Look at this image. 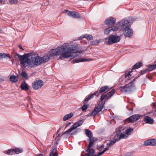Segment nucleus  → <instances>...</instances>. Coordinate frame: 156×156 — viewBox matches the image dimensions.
Returning <instances> with one entry per match:
<instances>
[{
    "mask_svg": "<svg viewBox=\"0 0 156 156\" xmlns=\"http://www.w3.org/2000/svg\"><path fill=\"white\" fill-rule=\"evenodd\" d=\"M140 118V115L138 114L133 115L126 119L125 121V123L126 124L130 122L133 123L138 120Z\"/></svg>",
    "mask_w": 156,
    "mask_h": 156,
    "instance_id": "obj_13",
    "label": "nucleus"
},
{
    "mask_svg": "<svg viewBox=\"0 0 156 156\" xmlns=\"http://www.w3.org/2000/svg\"><path fill=\"white\" fill-rule=\"evenodd\" d=\"M95 41H96V45H98L100 43V41L98 40H96Z\"/></svg>",
    "mask_w": 156,
    "mask_h": 156,
    "instance_id": "obj_52",
    "label": "nucleus"
},
{
    "mask_svg": "<svg viewBox=\"0 0 156 156\" xmlns=\"http://www.w3.org/2000/svg\"><path fill=\"white\" fill-rule=\"evenodd\" d=\"M20 87L22 90L25 91H27L29 88L28 85L25 82L21 84Z\"/></svg>",
    "mask_w": 156,
    "mask_h": 156,
    "instance_id": "obj_25",
    "label": "nucleus"
},
{
    "mask_svg": "<svg viewBox=\"0 0 156 156\" xmlns=\"http://www.w3.org/2000/svg\"><path fill=\"white\" fill-rule=\"evenodd\" d=\"M147 71H148V70L147 69L144 70H141L140 71V75H143L146 73Z\"/></svg>",
    "mask_w": 156,
    "mask_h": 156,
    "instance_id": "obj_45",
    "label": "nucleus"
},
{
    "mask_svg": "<svg viewBox=\"0 0 156 156\" xmlns=\"http://www.w3.org/2000/svg\"><path fill=\"white\" fill-rule=\"evenodd\" d=\"M1 32H2V30L1 29H0V33H1Z\"/></svg>",
    "mask_w": 156,
    "mask_h": 156,
    "instance_id": "obj_56",
    "label": "nucleus"
},
{
    "mask_svg": "<svg viewBox=\"0 0 156 156\" xmlns=\"http://www.w3.org/2000/svg\"><path fill=\"white\" fill-rule=\"evenodd\" d=\"M132 23V20L130 18L126 17L119 22L117 25H119V27L122 30L128 27H130Z\"/></svg>",
    "mask_w": 156,
    "mask_h": 156,
    "instance_id": "obj_5",
    "label": "nucleus"
},
{
    "mask_svg": "<svg viewBox=\"0 0 156 156\" xmlns=\"http://www.w3.org/2000/svg\"><path fill=\"white\" fill-rule=\"evenodd\" d=\"M91 60V59H86V58H81V59H77L76 58L72 61V62L73 63H78L80 62H84L89 61Z\"/></svg>",
    "mask_w": 156,
    "mask_h": 156,
    "instance_id": "obj_23",
    "label": "nucleus"
},
{
    "mask_svg": "<svg viewBox=\"0 0 156 156\" xmlns=\"http://www.w3.org/2000/svg\"><path fill=\"white\" fill-rule=\"evenodd\" d=\"M121 38L119 36L115 35H110L108 41V44H111L114 43H116L119 42Z\"/></svg>",
    "mask_w": 156,
    "mask_h": 156,
    "instance_id": "obj_9",
    "label": "nucleus"
},
{
    "mask_svg": "<svg viewBox=\"0 0 156 156\" xmlns=\"http://www.w3.org/2000/svg\"><path fill=\"white\" fill-rule=\"evenodd\" d=\"M31 58H32V63L36 66L47 62L50 58L49 57L48 55L40 57L37 54L32 55Z\"/></svg>",
    "mask_w": 156,
    "mask_h": 156,
    "instance_id": "obj_1",
    "label": "nucleus"
},
{
    "mask_svg": "<svg viewBox=\"0 0 156 156\" xmlns=\"http://www.w3.org/2000/svg\"><path fill=\"white\" fill-rule=\"evenodd\" d=\"M116 19L112 17H110L105 21V22L106 25L108 26L113 25L115 23Z\"/></svg>",
    "mask_w": 156,
    "mask_h": 156,
    "instance_id": "obj_20",
    "label": "nucleus"
},
{
    "mask_svg": "<svg viewBox=\"0 0 156 156\" xmlns=\"http://www.w3.org/2000/svg\"><path fill=\"white\" fill-rule=\"evenodd\" d=\"M67 48V44L64 43L61 46L58 47L56 48L51 50L49 52V55L51 57L58 55L62 53H64Z\"/></svg>",
    "mask_w": 156,
    "mask_h": 156,
    "instance_id": "obj_4",
    "label": "nucleus"
},
{
    "mask_svg": "<svg viewBox=\"0 0 156 156\" xmlns=\"http://www.w3.org/2000/svg\"><path fill=\"white\" fill-rule=\"evenodd\" d=\"M109 87L108 86H102L99 89V90H98V92L100 94V93H103Z\"/></svg>",
    "mask_w": 156,
    "mask_h": 156,
    "instance_id": "obj_27",
    "label": "nucleus"
},
{
    "mask_svg": "<svg viewBox=\"0 0 156 156\" xmlns=\"http://www.w3.org/2000/svg\"><path fill=\"white\" fill-rule=\"evenodd\" d=\"M132 154V153H128L125 154L124 156H130Z\"/></svg>",
    "mask_w": 156,
    "mask_h": 156,
    "instance_id": "obj_48",
    "label": "nucleus"
},
{
    "mask_svg": "<svg viewBox=\"0 0 156 156\" xmlns=\"http://www.w3.org/2000/svg\"><path fill=\"white\" fill-rule=\"evenodd\" d=\"M97 139V138L94 137L90 138V139L89 146L87 148V151H89V149H93L92 148H91V147L93 145L94 142L96 141Z\"/></svg>",
    "mask_w": 156,
    "mask_h": 156,
    "instance_id": "obj_21",
    "label": "nucleus"
},
{
    "mask_svg": "<svg viewBox=\"0 0 156 156\" xmlns=\"http://www.w3.org/2000/svg\"><path fill=\"white\" fill-rule=\"evenodd\" d=\"M104 144H102L100 146L97 147V149L99 151L101 150L103 148H104Z\"/></svg>",
    "mask_w": 156,
    "mask_h": 156,
    "instance_id": "obj_44",
    "label": "nucleus"
},
{
    "mask_svg": "<svg viewBox=\"0 0 156 156\" xmlns=\"http://www.w3.org/2000/svg\"><path fill=\"white\" fill-rule=\"evenodd\" d=\"M73 113H70L69 114L66 115L63 118V120L64 121H66L68 120L69 118H71L73 115Z\"/></svg>",
    "mask_w": 156,
    "mask_h": 156,
    "instance_id": "obj_30",
    "label": "nucleus"
},
{
    "mask_svg": "<svg viewBox=\"0 0 156 156\" xmlns=\"http://www.w3.org/2000/svg\"><path fill=\"white\" fill-rule=\"evenodd\" d=\"M70 123H71L70 122H69L68 123H67L66 124V126H69L70 125Z\"/></svg>",
    "mask_w": 156,
    "mask_h": 156,
    "instance_id": "obj_53",
    "label": "nucleus"
},
{
    "mask_svg": "<svg viewBox=\"0 0 156 156\" xmlns=\"http://www.w3.org/2000/svg\"><path fill=\"white\" fill-rule=\"evenodd\" d=\"M144 120L145 123L150 124H153L154 121L152 119L148 116H146L144 117Z\"/></svg>",
    "mask_w": 156,
    "mask_h": 156,
    "instance_id": "obj_22",
    "label": "nucleus"
},
{
    "mask_svg": "<svg viewBox=\"0 0 156 156\" xmlns=\"http://www.w3.org/2000/svg\"><path fill=\"white\" fill-rule=\"evenodd\" d=\"M30 53H28L23 55H20L16 53V55L18 56L20 61V65L22 68H25L27 66H29L32 62V60L29 58V55Z\"/></svg>",
    "mask_w": 156,
    "mask_h": 156,
    "instance_id": "obj_2",
    "label": "nucleus"
},
{
    "mask_svg": "<svg viewBox=\"0 0 156 156\" xmlns=\"http://www.w3.org/2000/svg\"><path fill=\"white\" fill-rule=\"evenodd\" d=\"M85 133L89 138H91L92 136V133L89 129H87L85 130Z\"/></svg>",
    "mask_w": 156,
    "mask_h": 156,
    "instance_id": "obj_31",
    "label": "nucleus"
},
{
    "mask_svg": "<svg viewBox=\"0 0 156 156\" xmlns=\"http://www.w3.org/2000/svg\"><path fill=\"white\" fill-rule=\"evenodd\" d=\"M81 130V129L80 128H78L76 129V130L73 133H71V135H73L76 134V133L79 132Z\"/></svg>",
    "mask_w": 156,
    "mask_h": 156,
    "instance_id": "obj_43",
    "label": "nucleus"
},
{
    "mask_svg": "<svg viewBox=\"0 0 156 156\" xmlns=\"http://www.w3.org/2000/svg\"><path fill=\"white\" fill-rule=\"evenodd\" d=\"M97 156V155H96V154H95V155H93V156Z\"/></svg>",
    "mask_w": 156,
    "mask_h": 156,
    "instance_id": "obj_57",
    "label": "nucleus"
},
{
    "mask_svg": "<svg viewBox=\"0 0 156 156\" xmlns=\"http://www.w3.org/2000/svg\"><path fill=\"white\" fill-rule=\"evenodd\" d=\"M109 147V146H107V147L105 148L104 150H103L105 152L108 149Z\"/></svg>",
    "mask_w": 156,
    "mask_h": 156,
    "instance_id": "obj_49",
    "label": "nucleus"
},
{
    "mask_svg": "<svg viewBox=\"0 0 156 156\" xmlns=\"http://www.w3.org/2000/svg\"><path fill=\"white\" fill-rule=\"evenodd\" d=\"M65 12L67 15L75 18H81V16L79 15L78 13L76 12L66 10Z\"/></svg>",
    "mask_w": 156,
    "mask_h": 156,
    "instance_id": "obj_14",
    "label": "nucleus"
},
{
    "mask_svg": "<svg viewBox=\"0 0 156 156\" xmlns=\"http://www.w3.org/2000/svg\"><path fill=\"white\" fill-rule=\"evenodd\" d=\"M44 82L41 80H37L32 83V87L34 90L40 89L43 86Z\"/></svg>",
    "mask_w": 156,
    "mask_h": 156,
    "instance_id": "obj_11",
    "label": "nucleus"
},
{
    "mask_svg": "<svg viewBox=\"0 0 156 156\" xmlns=\"http://www.w3.org/2000/svg\"><path fill=\"white\" fill-rule=\"evenodd\" d=\"M122 128H117L115 132L119 136V139L122 138L126 139L128 136L130 135L131 132L133 131V129L131 128L127 129L125 131V134L122 133L121 132Z\"/></svg>",
    "mask_w": 156,
    "mask_h": 156,
    "instance_id": "obj_6",
    "label": "nucleus"
},
{
    "mask_svg": "<svg viewBox=\"0 0 156 156\" xmlns=\"http://www.w3.org/2000/svg\"><path fill=\"white\" fill-rule=\"evenodd\" d=\"M2 0L3 1V0Z\"/></svg>",
    "mask_w": 156,
    "mask_h": 156,
    "instance_id": "obj_58",
    "label": "nucleus"
},
{
    "mask_svg": "<svg viewBox=\"0 0 156 156\" xmlns=\"http://www.w3.org/2000/svg\"><path fill=\"white\" fill-rule=\"evenodd\" d=\"M37 156H43V155L42 154H40Z\"/></svg>",
    "mask_w": 156,
    "mask_h": 156,
    "instance_id": "obj_54",
    "label": "nucleus"
},
{
    "mask_svg": "<svg viewBox=\"0 0 156 156\" xmlns=\"http://www.w3.org/2000/svg\"><path fill=\"white\" fill-rule=\"evenodd\" d=\"M115 136L113 140L110 141V142L107 143V145L110 147L111 146L114 145L117 141L119 140L120 139H119V136L115 132Z\"/></svg>",
    "mask_w": 156,
    "mask_h": 156,
    "instance_id": "obj_16",
    "label": "nucleus"
},
{
    "mask_svg": "<svg viewBox=\"0 0 156 156\" xmlns=\"http://www.w3.org/2000/svg\"><path fill=\"white\" fill-rule=\"evenodd\" d=\"M9 2L11 5H16L18 2V0H9Z\"/></svg>",
    "mask_w": 156,
    "mask_h": 156,
    "instance_id": "obj_40",
    "label": "nucleus"
},
{
    "mask_svg": "<svg viewBox=\"0 0 156 156\" xmlns=\"http://www.w3.org/2000/svg\"><path fill=\"white\" fill-rule=\"evenodd\" d=\"M85 38H86L88 40H91L93 39V36L91 35L86 34L85 35Z\"/></svg>",
    "mask_w": 156,
    "mask_h": 156,
    "instance_id": "obj_39",
    "label": "nucleus"
},
{
    "mask_svg": "<svg viewBox=\"0 0 156 156\" xmlns=\"http://www.w3.org/2000/svg\"><path fill=\"white\" fill-rule=\"evenodd\" d=\"M143 64L141 62H137L133 66L132 70L134 69H136L140 68L142 66Z\"/></svg>",
    "mask_w": 156,
    "mask_h": 156,
    "instance_id": "obj_28",
    "label": "nucleus"
},
{
    "mask_svg": "<svg viewBox=\"0 0 156 156\" xmlns=\"http://www.w3.org/2000/svg\"><path fill=\"white\" fill-rule=\"evenodd\" d=\"M135 79H133V80L129 83V84H130L129 86L128 85V84H126L125 86L120 87V88L121 89V91L125 93L131 92L135 87V84L133 82Z\"/></svg>",
    "mask_w": 156,
    "mask_h": 156,
    "instance_id": "obj_7",
    "label": "nucleus"
},
{
    "mask_svg": "<svg viewBox=\"0 0 156 156\" xmlns=\"http://www.w3.org/2000/svg\"><path fill=\"white\" fill-rule=\"evenodd\" d=\"M23 150L22 149L16 148L15 149H9L4 151V153L8 155H13L15 154H18L22 153Z\"/></svg>",
    "mask_w": 156,
    "mask_h": 156,
    "instance_id": "obj_10",
    "label": "nucleus"
},
{
    "mask_svg": "<svg viewBox=\"0 0 156 156\" xmlns=\"http://www.w3.org/2000/svg\"><path fill=\"white\" fill-rule=\"evenodd\" d=\"M132 71V70L131 71H126L125 72V74H124L125 77V78H126L127 77H129L131 76V74H130V73H131Z\"/></svg>",
    "mask_w": 156,
    "mask_h": 156,
    "instance_id": "obj_36",
    "label": "nucleus"
},
{
    "mask_svg": "<svg viewBox=\"0 0 156 156\" xmlns=\"http://www.w3.org/2000/svg\"><path fill=\"white\" fill-rule=\"evenodd\" d=\"M87 153L84 151H82L81 154V156H92L94 155L95 153V151L94 149H90L87 151V149L86 151Z\"/></svg>",
    "mask_w": 156,
    "mask_h": 156,
    "instance_id": "obj_18",
    "label": "nucleus"
},
{
    "mask_svg": "<svg viewBox=\"0 0 156 156\" xmlns=\"http://www.w3.org/2000/svg\"><path fill=\"white\" fill-rule=\"evenodd\" d=\"M18 47L20 49H22L23 50H24V49L23 48L22 46L21 45H18Z\"/></svg>",
    "mask_w": 156,
    "mask_h": 156,
    "instance_id": "obj_51",
    "label": "nucleus"
},
{
    "mask_svg": "<svg viewBox=\"0 0 156 156\" xmlns=\"http://www.w3.org/2000/svg\"><path fill=\"white\" fill-rule=\"evenodd\" d=\"M115 93V90L114 89H112L107 94V97L106 98V100H108Z\"/></svg>",
    "mask_w": 156,
    "mask_h": 156,
    "instance_id": "obj_24",
    "label": "nucleus"
},
{
    "mask_svg": "<svg viewBox=\"0 0 156 156\" xmlns=\"http://www.w3.org/2000/svg\"><path fill=\"white\" fill-rule=\"evenodd\" d=\"M99 95V94L98 92V90L95 91L94 93L88 96L83 101V104H87V102L90 99L92 98L94 96H96V97H98Z\"/></svg>",
    "mask_w": 156,
    "mask_h": 156,
    "instance_id": "obj_17",
    "label": "nucleus"
},
{
    "mask_svg": "<svg viewBox=\"0 0 156 156\" xmlns=\"http://www.w3.org/2000/svg\"><path fill=\"white\" fill-rule=\"evenodd\" d=\"M21 75L23 78L27 79H28V75L25 72H22Z\"/></svg>",
    "mask_w": 156,
    "mask_h": 156,
    "instance_id": "obj_37",
    "label": "nucleus"
},
{
    "mask_svg": "<svg viewBox=\"0 0 156 156\" xmlns=\"http://www.w3.org/2000/svg\"><path fill=\"white\" fill-rule=\"evenodd\" d=\"M96 41H93L91 42V45H96Z\"/></svg>",
    "mask_w": 156,
    "mask_h": 156,
    "instance_id": "obj_47",
    "label": "nucleus"
},
{
    "mask_svg": "<svg viewBox=\"0 0 156 156\" xmlns=\"http://www.w3.org/2000/svg\"><path fill=\"white\" fill-rule=\"evenodd\" d=\"M144 145L145 146H155L156 145V140L154 139L148 140L144 142Z\"/></svg>",
    "mask_w": 156,
    "mask_h": 156,
    "instance_id": "obj_19",
    "label": "nucleus"
},
{
    "mask_svg": "<svg viewBox=\"0 0 156 156\" xmlns=\"http://www.w3.org/2000/svg\"><path fill=\"white\" fill-rule=\"evenodd\" d=\"M83 122V120H80L78 121L71 126V127L69 129L66 131L65 133H68L71 132L72 130L75 129L77 127L82 125Z\"/></svg>",
    "mask_w": 156,
    "mask_h": 156,
    "instance_id": "obj_12",
    "label": "nucleus"
},
{
    "mask_svg": "<svg viewBox=\"0 0 156 156\" xmlns=\"http://www.w3.org/2000/svg\"><path fill=\"white\" fill-rule=\"evenodd\" d=\"M124 35L126 37H130L133 35V32L132 30L130 28V27L125 28L122 29Z\"/></svg>",
    "mask_w": 156,
    "mask_h": 156,
    "instance_id": "obj_15",
    "label": "nucleus"
},
{
    "mask_svg": "<svg viewBox=\"0 0 156 156\" xmlns=\"http://www.w3.org/2000/svg\"><path fill=\"white\" fill-rule=\"evenodd\" d=\"M65 132H64V133H63L61 135H60V134H58L57 136L55 138V143L56 144H58V141H59L60 139V136H62L64 134H65ZM66 133H65L66 134Z\"/></svg>",
    "mask_w": 156,
    "mask_h": 156,
    "instance_id": "obj_33",
    "label": "nucleus"
},
{
    "mask_svg": "<svg viewBox=\"0 0 156 156\" xmlns=\"http://www.w3.org/2000/svg\"><path fill=\"white\" fill-rule=\"evenodd\" d=\"M105 104V102H101V103L99 104L97 107H95L94 110L92 111V112L90 113H89L88 114V115L91 116H95L96 114H97L98 112L101 111L104 106Z\"/></svg>",
    "mask_w": 156,
    "mask_h": 156,
    "instance_id": "obj_8",
    "label": "nucleus"
},
{
    "mask_svg": "<svg viewBox=\"0 0 156 156\" xmlns=\"http://www.w3.org/2000/svg\"><path fill=\"white\" fill-rule=\"evenodd\" d=\"M10 80L12 83H14L18 81L17 76H11L10 78Z\"/></svg>",
    "mask_w": 156,
    "mask_h": 156,
    "instance_id": "obj_32",
    "label": "nucleus"
},
{
    "mask_svg": "<svg viewBox=\"0 0 156 156\" xmlns=\"http://www.w3.org/2000/svg\"><path fill=\"white\" fill-rule=\"evenodd\" d=\"M117 24H116V26H113V27H111V28L112 29H111V31L112 30L114 31H116L118 30V29L119 28H120L119 27V25H117Z\"/></svg>",
    "mask_w": 156,
    "mask_h": 156,
    "instance_id": "obj_35",
    "label": "nucleus"
},
{
    "mask_svg": "<svg viewBox=\"0 0 156 156\" xmlns=\"http://www.w3.org/2000/svg\"><path fill=\"white\" fill-rule=\"evenodd\" d=\"M111 27H108V28H106L105 30L104 31V33L107 35H108L109 34L110 32L111 31Z\"/></svg>",
    "mask_w": 156,
    "mask_h": 156,
    "instance_id": "obj_38",
    "label": "nucleus"
},
{
    "mask_svg": "<svg viewBox=\"0 0 156 156\" xmlns=\"http://www.w3.org/2000/svg\"><path fill=\"white\" fill-rule=\"evenodd\" d=\"M6 57H8L10 58V57L9 56V54H6L3 53H0V59H1L3 58H5Z\"/></svg>",
    "mask_w": 156,
    "mask_h": 156,
    "instance_id": "obj_34",
    "label": "nucleus"
},
{
    "mask_svg": "<svg viewBox=\"0 0 156 156\" xmlns=\"http://www.w3.org/2000/svg\"><path fill=\"white\" fill-rule=\"evenodd\" d=\"M85 38V35H83L82 36L80 37L79 38V39H81L83 38Z\"/></svg>",
    "mask_w": 156,
    "mask_h": 156,
    "instance_id": "obj_50",
    "label": "nucleus"
},
{
    "mask_svg": "<svg viewBox=\"0 0 156 156\" xmlns=\"http://www.w3.org/2000/svg\"><path fill=\"white\" fill-rule=\"evenodd\" d=\"M89 105H85V104H84L81 108L82 111H84L86 110L87 108L89 107Z\"/></svg>",
    "mask_w": 156,
    "mask_h": 156,
    "instance_id": "obj_42",
    "label": "nucleus"
},
{
    "mask_svg": "<svg viewBox=\"0 0 156 156\" xmlns=\"http://www.w3.org/2000/svg\"><path fill=\"white\" fill-rule=\"evenodd\" d=\"M2 2L3 1L2 0H0V4L2 3Z\"/></svg>",
    "mask_w": 156,
    "mask_h": 156,
    "instance_id": "obj_55",
    "label": "nucleus"
},
{
    "mask_svg": "<svg viewBox=\"0 0 156 156\" xmlns=\"http://www.w3.org/2000/svg\"><path fill=\"white\" fill-rule=\"evenodd\" d=\"M107 95L106 94H103L101 96L100 99L101 101H102L105 99V98H106L107 97ZM101 102H102V101H101V102H100L99 104L100 103H101ZM102 102H103V101H102Z\"/></svg>",
    "mask_w": 156,
    "mask_h": 156,
    "instance_id": "obj_41",
    "label": "nucleus"
},
{
    "mask_svg": "<svg viewBox=\"0 0 156 156\" xmlns=\"http://www.w3.org/2000/svg\"><path fill=\"white\" fill-rule=\"evenodd\" d=\"M50 156H58L57 147H56L53 148V150L50 152Z\"/></svg>",
    "mask_w": 156,
    "mask_h": 156,
    "instance_id": "obj_26",
    "label": "nucleus"
},
{
    "mask_svg": "<svg viewBox=\"0 0 156 156\" xmlns=\"http://www.w3.org/2000/svg\"><path fill=\"white\" fill-rule=\"evenodd\" d=\"M148 68L147 69L148 71L153 70L156 68V61L154 62V64L149 65L148 66Z\"/></svg>",
    "mask_w": 156,
    "mask_h": 156,
    "instance_id": "obj_29",
    "label": "nucleus"
},
{
    "mask_svg": "<svg viewBox=\"0 0 156 156\" xmlns=\"http://www.w3.org/2000/svg\"><path fill=\"white\" fill-rule=\"evenodd\" d=\"M77 45H71L69 47L67 46L66 49L64 53H62L59 57V59L62 60L64 58H68L71 56V53L72 52L75 51L78 48Z\"/></svg>",
    "mask_w": 156,
    "mask_h": 156,
    "instance_id": "obj_3",
    "label": "nucleus"
},
{
    "mask_svg": "<svg viewBox=\"0 0 156 156\" xmlns=\"http://www.w3.org/2000/svg\"><path fill=\"white\" fill-rule=\"evenodd\" d=\"M105 153L104 151H103L101 152H99L98 153V154L97 155V156H100L102 155Z\"/></svg>",
    "mask_w": 156,
    "mask_h": 156,
    "instance_id": "obj_46",
    "label": "nucleus"
}]
</instances>
